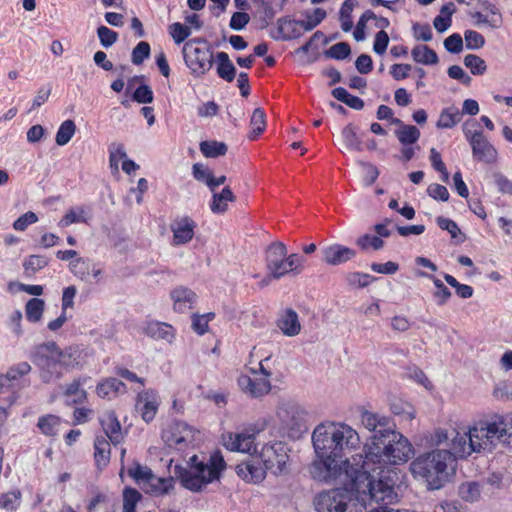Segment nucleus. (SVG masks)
<instances>
[{
  "label": "nucleus",
  "instance_id": "obj_1",
  "mask_svg": "<svg viewBox=\"0 0 512 512\" xmlns=\"http://www.w3.org/2000/svg\"><path fill=\"white\" fill-rule=\"evenodd\" d=\"M365 455L354 458L356 468H350L351 490L368 495L369 499L382 505L396 502L395 487L400 481L401 471L395 465L406 463L413 455V447L401 433L386 430V434L372 436Z\"/></svg>",
  "mask_w": 512,
  "mask_h": 512
},
{
  "label": "nucleus",
  "instance_id": "obj_2",
  "mask_svg": "<svg viewBox=\"0 0 512 512\" xmlns=\"http://www.w3.org/2000/svg\"><path fill=\"white\" fill-rule=\"evenodd\" d=\"M312 442L319 458L310 467L312 478L329 482L344 474L350 482L347 470L357 467L354 458L361 455H352V461L347 458L349 453L360 447L357 431L344 423H321L313 431Z\"/></svg>",
  "mask_w": 512,
  "mask_h": 512
},
{
  "label": "nucleus",
  "instance_id": "obj_3",
  "mask_svg": "<svg viewBox=\"0 0 512 512\" xmlns=\"http://www.w3.org/2000/svg\"><path fill=\"white\" fill-rule=\"evenodd\" d=\"M255 459L239 463L236 466L237 475L251 483H261L269 472L275 476L288 474L289 455L284 442L276 441L265 444Z\"/></svg>",
  "mask_w": 512,
  "mask_h": 512
},
{
  "label": "nucleus",
  "instance_id": "obj_4",
  "mask_svg": "<svg viewBox=\"0 0 512 512\" xmlns=\"http://www.w3.org/2000/svg\"><path fill=\"white\" fill-rule=\"evenodd\" d=\"M188 468L175 466V475L182 486L190 491H200L207 484L218 480L221 472L226 468V463L219 451L209 457L193 455L189 458Z\"/></svg>",
  "mask_w": 512,
  "mask_h": 512
},
{
  "label": "nucleus",
  "instance_id": "obj_5",
  "mask_svg": "<svg viewBox=\"0 0 512 512\" xmlns=\"http://www.w3.org/2000/svg\"><path fill=\"white\" fill-rule=\"evenodd\" d=\"M452 464V453L446 449L434 450L415 458L411 472L415 477L424 479L431 489H439L447 476V467Z\"/></svg>",
  "mask_w": 512,
  "mask_h": 512
},
{
  "label": "nucleus",
  "instance_id": "obj_6",
  "mask_svg": "<svg viewBox=\"0 0 512 512\" xmlns=\"http://www.w3.org/2000/svg\"><path fill=\"white\" fill-rule=\"evenodd\" d=\"M305 258L298 253H287L283 242H272L265 250V265L273 279H281L288 274L299 275L304 270Z\"/></svg>",
  "mask_w": 512,
  "mask_h": 512
},
{
  "label": "nucleus",
  "instance_id": "obj_7",
  "mask_svg": "<svg viewBox=\"0 0 512 512\" xmlns=\"http://www.w3.org/2000/svg\"><path fill=\"white\" fill-rule=\"evenodd\" d=\"M507 429L504 418L498 421H478L468 429V440L473 452H480L501 441L510 444L506 438Z\"/></svg>",
  "mask_w": 512,
  "mask_h": 512
},
{
  "label": "nucleus",
  "instance_id": "obj_8",
  "mask_svg": "<svg viewBox=\"0 0 512 512\" xmlns=\"http://www.w3.org/2000/svg\"><path fill=\"white\" fill-rule=\"evenodd\" d=\"M186 66L194 77H202L213 65V53L208 41L203 37L187 40L182 48Z\"/></svg>",
  "mask_w": 512,
  "mask_h": 512
},
{
  "label": "nucleus",
  "instance_id": "obj_9",
  "mask_svg": "<svg viewBox=\"0 0 512 512\" xmlns=\"http://www.w3.org/2000/svg\"><path fill=\"white\" fill-rule=\"evenodd\" d=\"M39 368L40 377L44 383H50L63 376V366L57 354V343L48 341L36 347L32 358Z\"/></svg>",
  "mask_w": 512,
  "mask_h": 512
},
{
  "label": "nucleus",
  "instance_id": "obj_10",
  "mask_svg": "<svg viewBox=\"0 0 512 512\" xmlns=\"http://www.w3.org/2000/svg\"><path fill=\"white\" fill-rule=\"evenodd\" d=\"M197 430L184 421L167 422L161 431V439L166 448L186 452L194 448Z\"/></svg>",
  "mask_w": 512,
  "mask_h": 512
},
{
  "label": "nucleus",
  "instance_id": "obj_11",
  "mask_svg": "<svg viewBox=\"0 0 512 512\" xmlns=\"http://www.w3.org/2000/svg\"><path fill=\"white\" fill-rule=\"evenodd\" d=\"M277 416L282 428L287 430L292 438L299 437L307 431L306 412L295 403H283L277 409Z\"/></svg>",
  "mask_w": 512,
  "mask_h": 512
},
{
  "label": "nucleus",
  "instance_id": "obj_12",
  "mask_svg": "<svg viewBox=\"0 0 512 512\" xmlns=\"http://www.w3.org/2000/svg\"><path fill=\"white\" fill-rule=\"evenodd\" d=\"M351 493L344 488H335L320 492L314 500L317 512H347Z\"/></svg>",
  "mask_w": 512,
  "mask_h": 512
},
{
  "label": "nucleus",
  "instance_id": "obj_13",
  "mask_svg": "<svg viewBox=\"0 0 512 512\" xmlns=\"http://www.w3.org/2000/svg\"><path fill=\"white\" fill-rule=\"evenodd\" d=\"M260 429L256 425H250L239 433L228 432L223 435L224 446L235 452L249 453L256 451V435Z\"/></svg>",
  "mask_w": 512,
  "mask_h": 512
},
{
  "label": "nucleus",
  "instance_id": "obj_14",
  "mask_svg": "<svg viewBox=\"0 0 512 512\" xmlns=\"http://www.w3.org/2000/svg\"><path fill=\"white\" fill-rule=\"evenodd\" d=\"M259 366L261 372L264 374L265 377L252 378L247 375H241L237 380L240 389L245 394L253 398H258L263 395H266L271 390V384L267 378L268 376H270V372L263 367L262 362L259 363Z\"/></svg>",
  "mask_w": 512,
  "mask_h": 512
},
{
  "label": "nucleus",
  "instance_id": "obj_15",
  "mask_svg": "<svg viewBox=\"0 0 512 512\" xmlns=\"http://www.w3.org/2000/svg\"><path fill=\"white\" fill-rule=\"evenodd\" d=\"M159 406L160 398L155 389H144L137 393L135 408L146 423L154 420Z\"/></svg>",
  "mask_w": 512,
  "mask_h": 512
},
{
  "label": "nucleus",
  "instance_id": "obj_16",
  "mask_svg": "<svg viewBox=\"0 0 512 512\" xmlns=\"http://www.w3.org/2000/svg\"><path fill=\"white\" fill-rule=\"evenodd\" d=\"M468 144L471 147L474 161L486 165H495L498 162V151L486 136Z\"/></svg>",
  "mask_w": 512,
  "mask_h": 512
},
{
  "label": "nucleus",
  "instance_id": "obj_17",
  "mask_svg": "<svg viewBox=\"0 0 512 512\" xmlns=\"http://www.w3.org/2000/svg\"><path fill=\"white\" fill-rule=\"evenodd\" d=\"M99 422L102 430L104 431V437L114 446H117L124 441L122 426L113 410L106 411L99 418Z\"/></svg>",
  "mask_w": 512,
  "mask_h": 512
},
{
  "label": "nucleus",
  "instance_id": "obj_18",
  "mask_svg": "<svg viewBox=\"0 0 512 512\" xmlns=\"http://www.w3.org/2000/svg\"><path fill=\"white\" fill-rule=\"evenodd\" d=\"M196 222L189 216L175 220L171 225L173 232V245L179 246L190 242L195 234Z\"/></svg>",
  "mask_w": 512,
  "mask_h": 512
},
{
  "label": "nucleus",
  "instance_id": "obj_19",
  "mask_svg": "<svg viewBox=\"0 0 512 512\" xmlns=\"http://www.w3.org/2000/svg\"><path fill=\"white\" fill-rule=\"evenodd\" d=\"M323 260L328 265L337 266L356 256V251L341 244H332L322 249Z\"/></svg>",
  "mask_w": 512,
  "mask_h": 512
},
{
  "label": "nucleus",
  "instance_id": "obj_20",
  "mask_svg": "<svg viewBox=\"0 0 512 512\" xmlns=\"http://www.w3.org/2000/svg\"><path fill=\"white\" fill-rule=\"evenodd\" d=\"M173 301V309L178 313H185L191 310L196 303L197 295L190 288L178 286L170 292Z\"/></svg>",
  "mask_w": 512,
  "mask_h": 512
},
{
  "label": "nucleus",
  "instance_id": "obj_21",
  "mask_svg": "<svg viewBox=\"0 0 512 512\" xmlns=\"http://www.w3.org/2000/svg\"><path fill=\"white\" fill-rule=\"evenodd\" d=\"M361 421L368 430L374 432L373 436L386 434V430H393L391 419L378 413L363 411Z\"/></svg>",
  "mask_w": 512,
  "mask_h": 512
},
{
  "label": "nucleus",
  "instance_id": "obj_22",
  "mask_svg": "<svg viewBox=\"0 0 512 512\" xmlns=\"http://www.w3.org/2000/svg\"><path fill=\"white\" fill-rule=\"evenodd\" d=\"M450 437L451 443L449 444V449L447 450L452 453V463L457 457L464 458L473 453V448L470 447V441L468 440V431L460 433L459 431L453 429Z\"/></svg>",
  "mask_w": 512,
  "mask_h": 512
},
{
  "label": "nucleus",
  "instance_id": "obj_23",
  "mask_svg": "<svg viewBox=\"0 0 512 512\" xmlns=\"http://www.w3.org/2000/svg\"><path fill=\"white\" fill-rule=\"evenodd\" d=\"M127 393V386L115 377L102 379L96 386V394L102 399H113L120 394Z\"/></svg>",
  "mask_w": 512,
  "mask_h": 512
},
{
  "label": "nucleus",
  "instance_id": "obj_24",
  "mask_svg": "<svg viewBox=\"0 0 512 512\" xmlns=\"http://www.w3.org/2000/svg\"><path fill=\"white\" fill-rule=\"evenodd\" d=\"M303 28L298 20L279 18L277 20V35H272L275 40L297 39L303 34Z\"/></svg>",
  "mask_w": 512,
  "mask_h": 512
},
{
  "label": "nucleus",
  "instance_id": "obj_25",
  "mask_svg": "<svg viewBox=\"0 0 512 512\" xmlns=\"http://www.w3.org/2000/svg\"><path fill=\"white\" fill-rule=\"evenodd\" d=\"M277 327L288 337L298 335L301 331L298 314L293 309L287 308L278 318Z\"/></svg>",
  "mask_w": 512,
  "mask_h": 512
},
{
  "label": "nucleus",
  "instance_id": "obj_26",
  "mask_svg": "<svg viewBox=\"0 0 512 512\" xmlns=\"http://www.w3.org/2000/svg\"><path fill=\"white\" fill-rule=\"evenodd\" d=\"M57 354L65 370L78 367L84 362L83 350L77 346H69L65 349H60L57 345Z\"/></svg>",
  "mask_w": 512,
  "mask_h": 512
},
{
  "label": "nucleus",
  "instance_id": "obj_27",
  "mask_svg": "<svg viewBox=\"0 0 512 512\" xmlns=\"http://www.w3.org/2000/svg\"><path fill=\"white\" fill-rule=\"evenodd\" d=\"M85 378H76L69 383L63 392L68 405L84 404L87 401V392L83 389Z\"/></svg>",
  "mask_w": 512,
  "mask_h": 512
},
{
  "label": "nucleus",
  "instance_id": "obj_28",
  "mask_svg": "<svg viewBox=\"0 0 512 512\" xmlns=\"http://www.w3.org/2000/svg\"><path fill=\"white\" fill-rule=\"evenodd\" d=\"M111 442L103 435L96 436L94 440V461L97 469H104L110 462Z\"/></svg>",
  "mask_w": 512,
  "mask_h": 512
},
{
  "label": "nucleus",
  "instance_id": "obj_29",
  "mask_svg": "<svg viewBox=\"0 0 512 512\" xmlns=\"http://www.w3.org/2000/svg\"><path fill=\"white\" fill-rule=\"evenodd\" d=\"M216 72L219 78L231 83L236 77V68L226 52L216 54Z\"/></svg>",
  "mask_w": 512,
  "mask_h": 512
},
{
  "label": "nucleus",
  "instance_id": "obj_30",
  "mask_svg": "<svg viewBox=\"0 0 512 512\" xmlns=\"http://www.w3.org/2000/svg\"><path fill=\"white\" fill-rule=\"evenodd\" d=\"M462 121V113L455 105L441 110L436 127L439 129H452Z\"/></svg>",
  "mask_w": 512,
  "mask_h": 512
},
{
  "label": "nucleus",
  "instance_id": "obj_31",
  "mask_svg": "<svg viewBox=\"0 0 512 512\" xmlns=\"http://www.w3.org/2000/svg\"><path fill=\"white\" fill-rule=\"evenodd\" d=\"M236 196L229 187H224L220 193L213 192L210 209L215 214H223L228 210V203L235 202Z\"/></svg>",
  "mask_w": 512,
  "mask_h": 512
},
{
  "label": "nucleus",
  "instance_id": "obj_32",
  "mask_svg": "<svg viewBox=\"0 0 512 512\" xmlns=\"http://www.w3.org/2000/svg\"><path fill=\"white\" fill-rule=\"evenodd\" d=\"M174 488V479L172 477H158L153 472L149 481L146 483L147 493L154 495H163L169 493Z\"/></svg>",
  "mask_w": 512,
  "mask_h": 512
},
{
  "label": "nucleus",
  "instance_id": "obj_33",
  "mask_svg": "<svg viewBox=\"0 0 512 512\" xmlns=\"http://www.w3.org/2000/svg\"><path fill=\"white\" fill-rule=\"evenodd\" d=\"M145 333L157 340L162 339L170 342L174 338L173 326L163 322H149L145 327Z\"/></svg>",
  "mask_w": 512,
  "mask_h": 512
},
{
  "label": "nucleus",
  "instance_id": "obj_34",
  "mask_svg": "<svg viewBox=\"0 0 512 512\" xmlns=\"http://www.w3.org/2000/svg\"><path fill=\"white\" fill-rule=\"evenodd\" d=\"M411 55L416 63L423 65H435L439 61L437 53L427 45L415 46L411 51Z\"/></svg>",
  "mask_w": 512,
  "mask_h": 512
},
{
  "label": "nucleus",
  "instance_id": "obj_35",
  "mask_svg": "<svg viewBox=\"0 0 512 512\" xmlns=\"http://www.w3.org/2000/svg\"><path fill=\"white\" fill-rule=\"evenodd\" d=\"M49 264V258L44 255H30L23 262L24 273L27 277L34 276Z\"/></svg>",
  "mask_w": 512,
  "mask_h": 512
},
{
  "label": "nucleus",
  "instance_id": "obj_36",
  "mask_svg": "<svg viewBox=\"0 0 512 512\" xmlns=\"http://www.w3.org/2000/svg\"><path fill=\"white\" fill-rule=\"evenodd\" d=\"M419 275L426 276L433 281L435 291L433 292V298L438 306H444L452 294L451 291L444 285V283L435 277L434 275H428L424 272H419Z\"/></svg>",
  "mask_w": 512,
  "mask_h": 512
},
{
  "label": "nucleus",
  "instance_id": "obj_37",
  "mask_svg": "<svg viewBox=\"0 0 512 512\" xmlns=\"http://www.w3.org/2000/svg\"><path fill=\"white\" fill-rule=\"evenodd\" d=\"M400 128L395 131L398 141L402 145H412L420 138V130L413 125L403 124L401 122Z\"/></svg>",
  "mask_w": 512,
  "mask_h": 512
},
{
  "label": "nucleus",
  "instance_id": "obj_38",
  "mask_svg": "<svg viewBox=\"0 0 512 512\" xmlns=\"http://www.w3.org/2000/svg\"><path fill=\"white\" fill-rule=\"evenodd\" d=\"M61 419L54 414H46L39 417L37 427L42 434L48 437H53L57 434L58 427Z\"/></svg>",
  "mask_w": 512,
  "mask_h": 512
},
{
  "label": "nucleus",
  "instance_id": "obj_39",
  "mask_svg": "<svg viewBox=\"0 0 512 512\" xmlns=\"http://www.w3.org/2000/svg\"><path fill=\"white\" fill-rule=\"evenodd\" d=\"M200 151L206 158H216L224 156L228 151V147L224 142L205 140L200 143Z\"/></svg>",
  "mask_w": 512,
  "mask_h": 512
},
{
  "label": "nucleus",
  "instance_id": "obj_40",
  "mask_svg": "<svg viewBox=\"0 0 512 512\" xmlns=\"http://www.w3.org/2000/svg\"><path fill=\"white\" fill-rule=\"evenodd\" d=\"M214 312H208L205 314L193 313L191 316L192 329L193 331L202 336L209 330V323L215 319Z\"/></svg>",
  "mask_w": 512,
  "mask_h": 512
},
{
  "label": "nucleus",
  "instance_id": "obj_41",
  "mask_svg": "<svg viewBox=\"0 0 512 512\" xmlns=\"http://www.w3.org/2000/svg\"><path fill=\"white\" fill-rule=\"evenodd\" d=\"M250 126L252 128L251 135L249 138L251 140L256 139L259 135H261L266 128V113L262 108L254 109L251 119Z\"/></svg>",
  "mask_w": 512,
  "mask_h": 512
},
{
  "label": "nucleus",
  "instance_id": "obj_42",
  "mask_svg": "<svg viewBox=\"0 0 512 512\" xmlns=\"http://www.w3.org/2000/svg\"><path fill=\"white\" fill-rule=\"evenodd\" d=\"M76 132V125L73 120L67 119L59 126L55 141L59 146H64L69 143Z\"/></svg>",
  "mask_w": 512,
  "mask_h": 512
},
{
  "label": "nucleus",
  "instance_id": "obj_43",
  "mask_svg": "<svg viewBox=\"0 0 512 512\" xmlns=\"http://www.w3.org/2000/svg\"><path fill=\"white\" fill-rule=\"evenodd\" d=\"M44 307L45 302L40 298H31L28 300L25 306L27 320L32 323L38 322L42 318Z\"/></svg>",
  "mask_w": 512,
  "mask_h": 512
},
{
  "label": "nucleus",
  "instance_id": "obj_44",
  "mask_svg": "<svg viewBox=\"0 0 512 512\" xmlns=\"http://www.w3.org/2000/svg\"><path fill=\"white\" fill-rule=\"evenodd\" d=\"M152 470L143 466L138 462L133 463L131 467L128 468V475L142 488L146 487L147 481H149L151 477Z\"/></svg>",
  "mask_w": 512,
  "mask_h": 512
},
{
  "label": "nucleus",
  "instance_id": "obj_45",
  "mask_svg": "<svg viewBox=\"0 0 512 512\" xmlns=\"http://www.w3.org/2000/svg\"><path fill=\"white\" fill-rule=\"evenodd\" d=\"M357 4V0H345L341 5L340 22L344 32H349L353 28L352 12Z\"/></svg>",
  "mask_w": 512,
  "mask_h": 512
},
{
  "label": "nucleus",
  "instance_id": "obj_46",
  "mask_svg": "<svg viewBox=\"0 0 512 512\" xmlns=\"http://www.w3.org/2000/svg\"><path fill=\"white\" fill-rule=\"evenodd\" d=\"M462 131L468 143H471L485 136L478 120L474 118L467 119L462 124Z\"/></svg>",
  "mask_w": 512,
  "mask_h": 512
},
{
  "label": "nucleus",
  "instance_id": "obj_47",
  "mask_svg": "<svg viewBox=\"0 0 512 512\" xmlns=\"http://www.w3.org/2000/svg\"><path fill=\"white\" fill-rule=\"evenodd\" d=\"M342 138L347 149L356 151H361L363 149L362 142L352 124H348L343 128Z\"/></svg>",
  "mask_w": 512,
  "mask_h": 512
},
{
  "label": "nucleus",
  "instance_id": "obj_48",
  "mask_svg": "<svg viewBox=\"0 0 512 512\" xmlns=\"http://www.w3.org/2000/svg\"><path fill=\"white\" fill-rule=\"evenodd\" d=\"M142 499L141 493L132 487L123 490V512H136V506Z\"/></svg>",
  "mask_w": 512,
  "mask_h": 512
},
{
  "label": "nucleus",
  "instance_id": "obj_49",
  "mask_svg": "<svg viewBox=\"0 0 512 512\" xmlns=\"http://www.w3.org/2000/svg\"><path fill=\"white\" fill-rule=\"evenodd\" d=\"M21 496L22 494L20 490L1 493L0 508L7 511H15L20 505Z\"/></svg>",
  "mask_w": 512,
  "mask_h": 512
},
{
  "label": "nucleus",
  "instance_id": "obj_50",
  "mask_svg": "<svg viewBox=\"0 0 512 512\" xmlns=\"http://www.w3.org/2000/svg\"><path fill=\"white\" fill-rule=\"evenodd\" d=\"M327 16L322 8H315L312 13L306 14L305 20H298L304 31H311L317 27Z\"/></svg>",
  "mask_w": 512,
  "mask_h": 512
},
{
  "label": "nucleus",
  "instance_id": "obj_51",
  "mask_svg": "<svg viewBox=\"0 0 512 512\" xmlns=\"http://www.w3.org/2000/svg\"><path fill=\"white\" fill-rule=\"evenodd\" d=\"M482 9L487 13L489 19V27L496 29L499 28L503 23V18L500 10L497 6L490 1H483L481 3Z\"/></svg>",
  "mask_w": 512,
  "mask_h": 512
},
{
  "label": "nucleus",
  "instance_id": "obj_52",
  "mask_svg": "<svg viewBox=\"0 0 512 512\" xmlns=\"http://www.w3.org/2000/svg\"><path fill=\"white\" fill-rule=\"evenodd\" d=\"M70 271L79 279L86 281L90 276V262L83 258H77L70 262Z\"/></svg>",
  "mask_w": 512,
  "mask_h": 512
},
{
  "label": "nucleus",
  "instance_id": "obj_53",
  "mask_svg": "<svg viewBox=\"0 0 512 512\" xmlns=\"http://www.w3.org/2000/svg\"><path fill=\"white\" fill-rule=\"evenodd\" d=\"M444 279L451 287L455 288L457 296L463 299H468L473 296L474 289L472 286L460 283L454 276L444 274Z\"/></svg>",
  "mask_w": 512,
  "mask_h": 512
},
{
  "label": "nucleus",
  "instance_id": "obj_54",
  "mask_svg": "<svg viewBox=\"0 0 512 512\" xmlns=\"http://www.w3.org/2000/svg\"><path fill=\"white\" fill-rule=\"evenodd\" d=\"M480 485L476 482H466L459 487L460 497L467 502H474L480 498Z\"/></svg>",
  "mask_w": 512,
  "mask_h": 512
},
{
  "label": "nucleus",
  "instance_id": "obj_55",
  "mask_svg": "<svg viewBox=\"0 0 512 512\" xmlns=\"http://www.w3.org/2000/svg\"><path fill=\"white\" fill-rule=\"evenodd\" d=\"M464 65L473 75H483L487 70L485 61L475 54L466 55L464 57Z\"/></svg>",
  "mask_w": 512,
  "mask_h": 512
},
{
  "label": "nucleus",
  "instance_id": "obj_56",
  "mask_svg": "<svg viewBox=\"0 0 512 512\" xmlns=\"http://www.w3.org/2000/svg\"><path fill=\"white\" fill-rule=\"evenodd\" d=\"M356 244L362 250H367L369 248L379 250L383 247L384 241L376 235L364 234L356 240Z\"/></svg>",
  "mask_w": 512,
  "mask_h": 512
},
{
  "label": "nucleus",
  "instance_id": "obj_57",
  "mask_svg": "<svg viewBox=\"0 0 512 512\" xmlns=\"http://www.w3.org/2000/svg\"><path fill=\"white\" fill-rule=\"evenodd\" d=\"M84 209L77 207L76 209H70L58 222V226L61 228L67 227L73 223L86 222L83 217Z\"/></svg>",
  "mask_w": 512,
  "mask_h": 512
},
{
  "label": "nucleus",
  "instance_id": "obj_58",
  "mask_svg": "<svg viewBox=\"0 0 512 512\" xmlns=\"http://www.w3.org/2000/svg\"><path fill=\"white\" fill-rule=\"evenodd\" d=\"M430 162L432 167L441 174V179L443 182H448L449 173L447 171L445 163L442 161L441 154L435 149H430Z\"/></svg>",
  "mask_w": 512,
  "mask_h": 512
},
{
  "label": "nucleus",
  "instance_id": "obj_59",
  "mask_svg": "<svg viewBox=\"0 0 512 512\" xmlns=\"http://www.w3.org/2000/svg\"><path fill=\"white\" fill-rule=\"evenodd\" d=\"M169 33L174 42L180 44L190 36L191 29L180 22H175L169 26Z\"/></svg>",
  "mask_w": 512,
  "mask_h": 512
},
{
  "label": "nucleus",
  "instance_id": "obj_60",
  "mask_svg": "<svg viewBox=\"0 0 512 512\" xmlns=\"http://www.w3.org/2000/svg\"><path fill=\"white\" fill-rule=\"evenodd\" d=\"M372 18H376V14L372 10H366L359 18L355 30L353 32V36L356 41H362L365 38V28L367 22L372 20Z\"/></svg>",
  "mask_w": 512,
  "mask_h": 512
},
{
  "label": "nucleus",
  "instance_id": "obj_61",
  "mask_svg": "<svg viewBox=\"0 0 512 512\" xmlns=\"http://www.w3.org/2000/svg\"><path fill=\"white\" fill-rule=\"evenodd\" d=\"M150 45L148 42H139L132 50L131 60L135 65H140L150 56Z\"/></svg>",
  "mask_w": 512,
  "mask_h": 512
},
{
  "label": "nucleus",
  "instance_id": "obj_62",
  "mask_svg": "<svg viewBox=\"0 0 512 512\" xmlns=\"http://www.w3.org/2000/svg\"><path fill=\"white\" fill-rule=\"evenodd\" d=\"M97 35L101 45L105 48L112 46L118 40V33L104 25L97 28Z\"/></svg>",
  "mask_w": 512,
  "mask_h": 512
},
{
  "label": "nucleus",
  "instance_id": "obj_63",
  "mask_svg": "<svg viewBox=\"0 0 512 512\" xmlns=\"http://www.w3.org/2000/svg\"><path fill=\"white\" fill-rule=\"evenodd\" d=\"M351 53L350 45L346 42H339L332 45L327 51L326 55L329 58L336 60H343L347 58Z\"/></svg>",
  "mask_w": 512,
  "mask_h": 512
},
{
  "label": "nucleus",
  "instance_id": "obj_64",
  "mask_svg": "<svg viewBox=\"0 0 512 512\" xmlns=\"http://www.w3.org/2000/svg\"><path fill=\"white\" fill-rule=\"evenodd\" d=\"M31 371V366L28 362H20L13 366H11L5 378L9 381L17 380L25 375H27Z\"/></svg>",
  "mask_w": 512,
  "mask_h": 512
}]
</instances>
